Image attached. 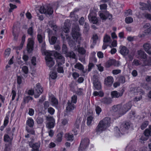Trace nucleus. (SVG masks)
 Here are the masks:
<instances>
[{"label":"nucleus","mask_w":151,"mask_h":151,"mask_svg":"<svg viewBox=\"0 0 151 151\" xmlns=\"http://www.w3.org/2000/svg\"><path fill=\"white\" fill-rule=\"evenodd\" d=\"M110 123V119L109 117H105L100 121L96 129L97 134H100L105 131L109 126Z\"/></svg>","instance_id":"obj_1"},{"label":"nucleus","mask_w":151,"mask_h":151,"mask_svg":"<svg viewBox=\"0 0 151 151\" xmlns=\"http://www.w3.org/2000/svg\"><path fill=\"white\" fill-rule=\"evenodd\" d=\"M131 124L130 122H124L122 124L119 129L117 127L114 128V132L115 136L119 137L121 134H124L127 132V130L130 128Z\"/></svg>","instance_id":"obj_2"},{"label":"nucleus","mask_w":151,"mask_h":151,"mask_svg":"<svg viewBox=\"0 0 151 151\" xmlns=\"http://www.w3.org/2000/svg\"><path fill=\"white\" fill-rule=\"evenodd\" d=\"M39 11L41 14L44 13L47 16L51 15L53 12L52 7L50 5L41 6Z\"/></svg>","instance_id":"obj_3"},{"label":"nucleus","mask_w":151,"mask_h":151,"mask_svg":"<svg viewBox=\"0 0 151 151\" xmlns=\"http://www.w3.org/2000/svg\"><path fill=\"white\" fill-rule=\"evenodd\" d=\"M43 91L42 88L40 84L37 83L35 87V91L32 90H29L28 92V93L30 95L34 94L35 98H37L40 95Z\"/></svg>","instance_id":"obj_4"},{"label":"nucleus","mask_w":151,"mask_h":151,"mask_svg":"<svg viewBox=\"0 0 151 151\" xmlns=\"http://www.w3.org/2000/svg\"><path fill=\"white\" fill-rule=\"evenodd\" d=\"M80 29L78 25H74L72 27L71 32L72 37L74 40H77L79 38L81 34L79 32Z\"/></svg>","instance_id":"obj_5"},{"label":"nucleus","mask_w":151,"mask_h":151,"mask_svg":"<svg viewBox=\"0 0 151 151\" xmlns=\"http://www.w3.org/2000/svg\"><path fill=\"white\" fill-rule=\"evenodd\" d=\"M51 53L52 55L56 58L58 65H59V64H62L65 63V58L60 54L55 51H52Z\"/></svg>","instance_id":"obj_6"},{"label":"nucleus","mask_w":151,"mask_h":151,"mask_svg":"<svg viewBox=\"0 0 151 151\" xmlns=\"http://www.w3.org/2000/svg\"><path fill=\"white\" fill-rule=\"evenodd\" d=\"M45 60L46 61L47 65L50 68L52 67L55 64L54 60L52 57L53 56L51 52H45Z\"/></svg>","instance_id":"obj_7"},{"label":"nucleus","mask_w":151,"mask_h":151,"mask_svg":"<svg viewBox=\"0 0 151 151\" xmlns=\"http://www.w3.org/2000/svg\"><path fill=\"white\" fill-rule=\"evenodd\" d=\"M89 140L88 138H85L82 139L80 144L78 151H85L88 147Z\"/></svg>","instance_id":"obj_8"},{"label":"nucleus","mask_w":151,"mask_h":151,"mask_svg":"<svg viewBox=\"0 0 151 151\" xmlns=\"http://www.w3.org/2000/svg\"><path fill=\"white\" fill-rule=\"evenodd\" d=\"M47 123L46 127L49 129L53 128L55 126V120L52 116H48L46 117Z\"/></svg>","instance_id":"obj_9"},{"label":"nucleus","mask_w":151,"mask_h":151,"mask_svg":"<svg viewBox=\"0 0 151 151\" xmlns=\"http://www.w3.org/2000/svg\"><path fill=\"white\" fill-rule=\"evenodd\" d=\"M93 83L94 90H99L101 88L100 82L99 81L97 77L95 75L93 76Z\"/></svg>","instance_id":"obj_10"},{"label":"nucleus","mask_w":151,"mask_h":151,"mask_svg":"<svg viewBox=\"0 0 151 151\" xmlns=\"http://www.w3.org/2000/svg\"><path fill=\"white\" fill-rule=\"evenodd\" d=\"M150 136H151V126L150 127L149 129H146L144 131L140 138V139L143 141H146L148 139Z\"/></svg>","instance_id":"obj_11"},{"label":"nucleus","mask_w":151,"mask_h":151,"mask_svg":"<svg viewBox=\"0 0 151 151\" xmlns=\"http://www.w3.org/2000/svg\"><path fill=\"white\" fill-rule=\"evenodd\" d=\"M40 145V142L35 143H33L32 142H30L29 143V145L32 148V151H40L39 149Z\"/></svg>","instance_id":"obj_12"},{"label":"nucleus","mask_w":151,"mask_h":151,"mask_svg":"<svg viewBox=\"0 0 151 151\" xmlns=\"http://www.w3.org/2000/svg\"><path fill=\"white\" fill-rule=\"evenodd\" d=\"M28 42L27 45V51L29 53H30L32 51L34 47V42L31 38L28 39Z\"/></svg>","instance_id":"obj_13"},{"label":"nucleus","mask_w":151,"mask_h":151,"mask_svg":"<svg viewBox=\"0 0 151 151\" xmlns=\"http://www.w3.org/2000/svg\"><path fill=\"white\" fill-rule=\"evenodd\" d=\"M20 31V28L19 27H18L17 26H13L12 34L14 36V39L15 40H17L18 39Z\"/></svg>","instance_id":"obj_14"},{"label":"nucleus","mask_w":151,"mask_h":151,"mask_svg":"<svg viewBox=\"0 0 151 151\" xmlns=\"http://www.w3.org/2000/svg\"><path fill=\"white\" fill-rule=\"evenodd\" d=\"M131 107V104H124L119 109L120 113L123 115L129 110Z\"/></svg>","instance_id":"obj_15"},{"label":"nucleus","mask_w":151,"mask_h":151,"mask_svg":"<svg viewBox=\"0 0 151 151\" xmlns=\"http://www.w3.org/2000/svg\"><path fill=\"white\" fill-rule=\"evenodd\" d=\"M100 17L102 20H105L106 19H108L109 20L112 19V15L110 14L108 12H107L105 14L102 13H101L99 14Z\"/></svg>","instance_id":"obj_16"},{"label":"nucleus","mask_w":151,"mask_h":151,"mask_svg":"<svg viewBox=\"0 0 151 151\" xmlns=\"http://www.w3.org/2000/svg\"><path fill=\"white\" fill-rule=\"evenodd\" d=\"M90 22L93 24H98V20L96 17L93 16L92 13H90L88 16Z\"/></svg>","instance_id":"obj_17"},{"label":"nucleus","mask_w":151,"mask_h":151,"mask_svg":"<svg viewBox=\"0 0 151 151\" xmlns=\"http://www.w3.org/2000/svg\"><path fill=\"white\" fill-rule=\"evenodd\" d=\"M120 52L122 55L126 56L128 55L129 52V50L125 46H123L120 47Z\"/></svg>","instance_id":"obj_18"},{"label":"nucleus","mask_w":151,"mask_h":151,"mask_svg":"<svg viewBox=\"0 0 151 151\" xmlns=\"http://www.w3.org/2000/svg\"><path fill=\"white\" fill-rule=\"evenodd\" d=\"M13 137H10L8 134H5L4 136V141L6 142H8V144H12V142Z\"/></svg>","instance_id":"obj_19"},{"label":"nucleus","mask_w":151,"mask_h":151,"mask_svg":"<svg viewBox=\"0 0 151 151\" xmlns=\"http://www.w3.org/2000/svg\"><path fill=\"white\" fill-rule=\"evenodd\" d=\"M25 35H23L22 37V42L20 46L18 47H14V48L17 50H20L22 49L25 42Z\"/></svg>","instance_id":"obj_20"},{"label":"nucleus","mask_w":151,"mask_h":151,"mask_svg":"<svg viewBox=\"0 0 151 151\" xmlns=\"http://www.w3.org/2000/svg\"><path fill=\"white\" fill-rule=\"evenodd\" d=\"M49 100L52 104H58V99L53 95H51L49 96Z\"/></svg>","instance_id":"obj_21"},{"label":"nucleus","mask_w":151,"mask_h":151,"mask_svg":"<svg viewBox=\"0 0 151 151\" xmlns=\"http://www.w3.org/2000/svg\"><path fill=\"white\" fill-rule=\"evenodd\" d=\"M139 57L142 59H145L147 58V55L143 51L139 50L137 51Z\"/></svg>","instance_id":"obj_22"},{"label":"nucleus","mask_w":151,"mask_h":151,"mask_svg":"<svg viewBox=\"0 0 151 151\" xmlns=\"http://www.w3.org/2000/svg\"><path fill=\"white\" fill-rule=\"evenodd\" d=\"M90 114L91 115H88L87 117V124L88 126L91 125L92 122L93 121V116L91 114V112H90Z\"/></svg>","instance_id":"obj_23"},{"label":"nucleus","mask_w":151,"mask_h":151,"mask_svg":"<svg viewBox=\"0 0 151 151\" xmlns=\"http://www.w3.org/2000/svg\"><path fill=\"white\" fill-rule=\"evenodd\" d=\"M74 67L76 69L81 70L84 73H86V71H85L83 65L80 63H76Z\"/></svg>","instance_id":"obj_24"},{"label":"nucleus","mask_w":151,"mask_h":151,"mask_svg":"<svg viewBox=\"0 0 151 151\" xmlns=\"http://www.w3.org/2000/svg\"><path fill=\"white\" fill-rule=\"evenodd\" d=\"M70 27L69 24L67 22H65L63 26V30L65 33H68L70 32Z\"/></svg>","instance_id":"obj_25"},{"label":"nucleus","mask_w":151,"mask_h":151,"mask_svg":"<svg viewBox=\"0 0 151 151\" xmlns=\"http://www.w3.org/2000/svg\"><path fill=\"white\" fill-rule=\"evenodd\" d=\"M27 124L30 128H32L34 125V121L31 118L28 119L26 122Z\"/></svg>","instance_id":"obj_26"},{"label":"nucleus","mask_w":151,"mask_h":151,"mask_svg":"<svg viewBox=\"0 0 151 151\" xmlns=\"http://www.w3.org/2000/svg\"><path fill=\"white\" fill-rule=\"evenodd\" d=\"M123 93H120L116 91H114L111 92V95L112 98H118L119 96H122Z\"/></svg>","instance_id":"obj_27"},{"label":"nucleus","mask_w":151,"mask_h":151,"mask_svg":"<svg viewBox=\"0 0 151 151\" xmlns=\"http://www.w3.org/2000/svg\"><path fill=\"white\" fill-rule=\"evenodd\" d=\"M113 81V78L111 76L108 77L106 79L105 83L108 86L111 85Z\"/></svg>","instance_id":"obj_28"},{"label":"nucleus","mask_w":151,"mask_h":151,"mask_svg":"<svg viewBox=\"0 0 151 151\" xmlns=\"http://www.w3.org/2000/svg\"><path fill=\"white\" fill-rule=\"evenodd\" d=\"M115 63V60L114 59H110L106 63L105 67L106 68H109L112 65H114Z\"/></svg>","instance_id":"obj_29"},{"label":"nucleus","mask_w":151,"mask_h":151,"mask_svg":"<svg viewBox=\"0 0 151 151\" xmlns=\"http://www.w3.org/2000/svg\"><path fill=\"white\" fill-rule=\"evenodd\" d=\"M65 137L68 141H72L74 139L73 134L71 133H67L65 134Z\"/></svg>","instance_id":"obj_30"},{"label":"nucleus","mask_w":151,"mask_h":151,"mask_svg":"<svg viewBox=\"0 0 151 151\" xmlns=\"http://www.w3.org/2000/svg\"><path fill=\"white\" fill-rule=\"evenodd\" d=\"M65 56L67 57H69L70 58H72L73 59H75L76 58V54L72 51L68 52L65 54Z\"/></svg>","instance_id":"obj_31"},{"label":"nucleus","mask_w":151,"mask_h":151,"mask_svg":"<svg viewBox=\"0 0 151 151\" xmlns=\"http://www.w3.org/2000/svg\"><path fill=\"white\" fill-rule=\"evenodd\" d=\"M121 104H116L113 106L112 109L114 111H119L120 112L119 109H121Z\"/></svg>","instance_id":"obj_32"},{"label":"nucleus","mask_w":151,"mask_h":151,"mask_svg":"<svg viewBox=\"0 0 151 151\" xmlns=\"http://www.w3.org/2000/svg\"><path fill=\"white\" fill-rule=\"evenodd\" d=\"M76 108L74 104H68L66 107V111L67 112H70L72 111Z\"/></svg>","instance_id":"obj_33"},{"label":"nucleus","mask_w":151,"mask_h":151,"mask_svg":"<svg viewBox=\"0 0 151 151\" xmlns=\"http://www.w3.org/2000/svg\"><path fill=\"white\" fill-rule=\"evenodd\" d=\"M112 100L110 98H104L101 101L102 103L104 104H110L111 103Z\"/></svg>","instance_id":"obj_34"},{"label":"nucleus","mask_w":151,"mask_h":151,"mask_svg":"<svg viewBox=\"0 0 151 151\" xmlns=\"http://www.w3.org/2000/svg\"><path fill=\"white\" fill-rule=\"evenodd\" d=\"M78 51L81 54L84 56H85L86 50L83 47H78Z\"/></svg>","instance_id":"obj_35"},{"label":"nucleus","mask_w":151,"mask_h":151,"mask_svg":"<svg viewBox=\"0 0 151 151\" xmlns=\"http://www.w3.org/2000/svg\"><path fill=\"white\" fill-rule=\"evenodd\" d=\"M139 4L141 6V7H140L139 8L140 9L143 10H146L147 9V4L140 2L139 3Z\"/></svg>","instance_id":"obj_36"},{"label":"nucleus","mask_w":151,"mask_h":151,"mask_svg":"<svg viewBox=\"0 0 151 151\" xmlns=\"http://www.w3.org/2000/svg\"><path fill=\"white\" fill-rule=\"evenodd\" d=\"M93 95L94 96H99L100 97H102L104 95V93L102 91H100L99 92L94 91L93 93Z\"/></svg>","instance_id":"obj_37"},{"label":"nucleus","mask_w":151,"mask_h":151,"mask_svg":"<svg viewBox=\"0 0 151 151\" xmlns=\"http://www.w3.org/2000/svg\"><path fill=\"white\" fill-rule=\"evenodd\" d=\"M68 51V49L67 45L63 44L62 46V53L63 54H66Z\"/></svg>","instance_id":"obj_38"},{"label":"nucleus","mask_w":151,"mask_h":151,"mask_svg":"<svg viewBox=\"0 0 151 151\" xmlns=\"http://www.w3.org/2000/svg\"><path fill=\"white\" fill-rule=\"evenodd\" d=\"M33 32L34 30L33 27V26H32L28 29L27 30V33L28 35H30L32 37L33 35Z\"/></svg>","instance_id":"obj_39"},{"label":"nucleus","mask_w":151,"mask_h":151,"mask_svg":"<svg viewBox=\"0 0 151 151\" xmlns=\"http://www.w3.org/2000/svg\"><path fill=\"white\" fill-rule=\"evenodd\" d=\"M143 64L145 66L151 65V58H149L143 62Z\"/></svg>","instance_id":"obj_40"},{"label":"nucleus","mask_w":151,"mask_h":151,"mask_svg":"<svg viewBox=\"0 0 151 151\" xmlns=\"http://www.w3.org/2000/svg\"><path fill=\"white\" fill-rule=\"evenodd\" d=\"M57 40V37L52 36V37L51 39L49 38V41L50 44L53 45L55 43Z\"/></svg>","instance_id":"obj_41"},{"label":"nucleus","mask_w":151,"mask_h":151,"mask_svg":"<svg viewBox=\"0 0 151 151\" xmlns=\"http://www.w3.org/2000/svg\"><path fill=\"white\" fill-rule=\"evenodd\" d=\"M36 121L38 124H42L43 122L44 119L42 117L40 116L37 117Z\"/></svg>","instance_id":"obj_42"},{"label":"nucleus","mask_w":151,"mask_h":151,"mask_svg":"<svg viewBox=\"0 0 151 151\" xmlns=\"http://www.w3.org/2000/svg\"><path fill=\"white\" fill-rule=\"evenodd\" d=\"M63 134L62 133H58L57 136L56 141L58 142H60L62 140V137H63Z\"/></svg>","instance_id":"obj_43"},{"label":"nucleus","mask_w":151,"mask_h":151,"mask_svg":"<svg viewBox=\"0 0 151 151\" xmlns=\"http://www.w3.org/2000/svg\"><path fill=\"white\" fill-rule=\"evenodd\" d=\"M41 50L42 52H43L45 54V52H48L47 51L45 50V43H43L42 44L41 47Z\"/></svg>","instance_id":"obj_44"},{"label":"nucleus","mask_w":151,"mask_h":151,"mask_svg":"<svg viewBox=\"0 0 151 151\" xmlns=\"http://www.w3.org/2000/svg\"><path fill=\"white\" fill-rule=\"evenodd\" d=\"M81 121L80 119H77L74 124V127L77 129H78L81 124Z\"/></svg>","instance_id":"obj_45"},{"label":"nucleus","mask_w":151,"mask_h":151,"mask_svg":"<svg viewBox=\"0 0 151 151\" xmlns=\"http://www.w3.org/2000/svg\"><path fill=\"white\" fill-rule=\"evenodd\" d=\"M111 40L110 37L106 35L104 37L103 41L104 43H107L110 42Z\"/></svg>","instance_id":"obj_46"},{"label":"nucleus","mask_w":151,"mask_h":151,"mask_svg":"<svg viewBox=\"0 0 151 151\" xmlns=\"http://www.w3.org/2000/svg\"><path fill=\"white\" fill-rule=\"evenodd\" d=\"M32 98L29 96H27L24 97V102L25 103H28L30 101L32 100Z\"/></svg>","instance_id":"obj_47"},{"label":"nucleus","mask_w":151,"mask_h":151,"mask_svg":"<svg viewBox=\"0 0 151 151\" xmlns=\"http://www.w3.org/2000/svg\"><path fill=\"white\" fill-rule=\"evenodd\" d=\"M44 38L40 34H38L37 35V39L39 42L41 43L43 42V40Z\"/></svg>","instance_id":"obj_48"},{"label":"nucleus","mask_w":151,"mask_h":151,"mask_svg":"<svg viewBox=\"0 0 151 151\" xmlns=\"http://www.w3.org/2000/svg\"><path fill=\"white\" fill-rule=\"evenodd\" d=\"M62 65L60 64H59V65H58V67L57 68V70L58 73H63L64 72V70L63 67L61 66Z\"/></svg>","instance_id":"obj_49"},{"label":"nucleus","mask_w":151,"mask_h":151,"mask_svg":"<svg viewBox=\"0 0 151 151\" xmlns=\"http://www.w3.org/2000/svg\"><path fill=\"white\" fill-rule=\"evenodd\" d=\"M148 122L147 121H145L143 122L141 126V128L142 129H144L147 126Z\"/></svg>","instance_id":"obj_50"},{"label":"nucleus","mask_w":151,"mask_h":151,"mask_svg":"<svg viewBox=\"0 0 151 151\" xmlns=\"http://www.w3.org/2000/svg\"><path fill=\"white\" fill-rule=\"evenodd\" d=\"M26 130L28 133H29L31 134H35L34 130L32 129L31 128L26 127Z\"/></svg>","instance_id":"obj_51"},{"label":"nucleus","mask_w":151,"mask_h":151,"mask_svg":"<svg viewBox=\"0 0 151 151\" xmlns=\"http://www.w3.org/2000/svg\"><path fill=\"white\" fill-rule=\"evenodd\" d=\"M133 21L132 18L131 17H127L125 19V22L127 23H130Z\"/></svg>","instance_id":"obj_52"},{"label":"nucleus","mask_w":151,"mask_h":151,"mask_svg":"<svg viewBox=\"0 0 151 151\" xmlns=\"http://www.w3.org/2000/svg\"><path fill=\"white\" fill-rule=\"evenodd\" d=\"M10 50L11 49L9 48H7L5 50L4 55L5 57L9 55L10 53Z\"/></svg>","instance_id":"obj_53"},{"label":"nucleus","mask_w":151,"mask_h":151,"mask_svg":"<svg viewBox=\"0 0 151 151\" xmlns=\"http://www.w3.org/2000/svg\"><path fill=\"white\" fill-rule=\"evenodd\" d=\"M92 38L94 45L96 43V41L98 39V37L97 35L96 34L93 35Z\"/></svg>","instance_id":"obj_54"},{"label":"nucleus","mask_w":151,"mask_h":151,"mask_svg":"<svg viewBox=\"0 0 151 151\" xmlns=\"http://www.w3.org/2000/svg\"><path fill=\"white\" fill-rule=\"evenodd\" d=\"M76 12V11L75 10L73 12H71L70 15V16L72 18V19L74 21H77L78 20L77 18H74V17L75 16L74 13Z\"/></svg>","instance_id":"obj_55"},{"label":"nucleus","mask_w":151,"mask_h":151,"mask_svg":"<svg viewBox=\"0 0 151 151\" xmlns=\"http://www.w3.org/2000/svg\"><path fill=\"white\" fill-rule=\"evenodd\" d=\"M95 110L96 114L99 115L101 111L102 110L101 108L99 106L96 105L95 106Z\"/></svg>","instance_id":"obj_56"},{"label":"nucleus","mask_w":151,"mask_h":151,"mask_svg":"<svg viewBox=\"0 0 151 151\" xmlns=\"http://www.w3.org/2000/svg\"><path fill=\"white\" fill-rule=\"evenodd\" d=\"M12 144H6L5 146L4 151H10V146Z\"/></svg>","instance_id":"obj_57"},{"label":"nucleus","mask_w":151,"mask_h":151,"mask_svg":"<svg viewBox=\"0 0 151 151\" xmlns=\"http://www.w3.org/2000/svg\"><path fill=\"white\" fill-rule=\"evenodd\" d=\"M145 93V92L144 91H142V92L140 93V96L138 97V98L137 97H135L134 99V101H138L140 100L141 99H142V95H143Z\"/></svg>","instance_id":"obj_58"},{"label":"nucleus","mask_w":151,"mask_h":151,"mask_svg":"<svg viewBox=\"0 0 151 151\" xmlns=\"http://www.w3.org/2000/svg\"><path fill=\"white\" fill-rule=\"evenodd\" d=\"M22 70L23 72L25 74H27L28 73V67L26 66H23L22 68Z\"/></svg>","instance_id":"obj_59"},{"label":"nucleus","mask_w":151,"mask_h":151,"mask_svg":"<svg viewBox=\"0 0 151 151\" xmlns=\"http://www.w3.org/2000/svg\"><path fill=\"white\" fill-rule=\"evenodd\" d=\"M50 77L52 79H55L57 77V73L55 72H52L50 74Z\"/></svg>","instance_id":"obj_60"},{"label":"nucleus","mask_w":151,"mask_h":151,"mask_svg":"<svg viewBox=\"0 0 151 151\" xmlns=\"http://www.w3.org/2000/svg\"><path fill=\"white\" fill-rule=\"evenodd\" d=\"M71 101L72 103L75 104L76 103L77 100V96L76 95H75L72 97Z\"/></svg>","instance_id":"obj_61"},{"label":"nucleus","mask_w":151,"mask_h":151,"mask_svg":"<svg viewBox=\"0 0 151 151\" xmlns=\"http://www.w3.org/2000/svg\"><path fill=\"white\" fill-rule=\"evenodd\" d=\"M89 27L88 24L86 22L84 25V32L86 33L87 32L89 29Z\"/></svg>","instance_id":"obj_62"},{"label":"nucleus","mask_w":151,"mask_h":151,"mask_svg":"<svg viewBox=\"0 0 151 151\" xmlns=\"http://www.w3.org/2000/svg\"><path fill=\"white\" fill-rule=\"evenodd\" d=\"M144 32L147 34H151V26L150 27L144 30Z\"/></svg>","instance_id":"obj_63"},{"label":"nucleus","mask_w":151,"mask_h":151,"mask_svg":"<svg viewBox=\"0 0 151 151\" xmlns=\"http://www.w3.org/2000/svg\"><path fill=\"white\" fill-rule=\"evenodd\" d=\"M143 15L145 18L151 20V14L145 13L143 14Z\"/></svg>","instance_id":"obj_64"}]
</instances>
